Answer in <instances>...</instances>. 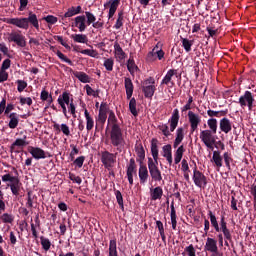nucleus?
<instances>
[{"label":"nucleus","mask_w":256,"mask_h":256,"mask_svg":"<svg viewBox=\"0 0 256 256\" xmlns=\"http://www.w3.org/2000/svg\"><path fill=\"white\" fill-rule=\"evenodd\" d=\"M151 155L153 158H148V171L152 181H163V175L159 169V147L157 139H152Z\"/></svg>","instance_id":"f257e3e1"},{"label":"nucleus","mask_w":256,"mask_h":256,"mask_svg":"<svg viewBox=\"0 0 256 256\" xmlns=\"http://www.w3.org/2000/svg\"><path fill=\"white\" fill-rule=\"evenodd\" d=\"M208 215L210 217V223L214 231H216V233H223L224 245L225 247H229V244L233 243V235L231 234V230H229V228L227 227V221H225V216H221L219 225V222L217 221V216H215L212 211H209Z\"/></svg>","instance_id":"f03ea898"},{"label":"nucleus","mask_w":256,"mask_h":256,"mask_svg":"<svg viewBox=\"0 0 256 256\" xmlns=\"http://www.w3.org/2000/svg\"><path fill=\"white\" fill-rule=\"evenodd\" d=\"M6 23L8 25H14V27H18V29H29V23L39 30V19H37V14L33 12H29L27 18H7Z\"/></svg>","instance_id":"7ed1b4c3"},{"label":"nucleus","mask_w":256,"mask_h":256,"mask_svg":"<svg viewBox=\"0 0 256 256\" xmlns=\"http://www.w3.org/2000/svg\"><path fill=\"white\" fill-rule=\"evenodd\" d=\"M109 139L112 147L116 148L117 153H123L125 151V135L123 134V129L121 126H114L110 128Z\"/></svg>","instance_id":"20e7f679"},{"label":"nucleus","mask_w":256,"mask_h":256,"mask_svg":"<svg viewBox=\"0 0 256 256\" xmlns=\"http://www.w3.org/2000/svg\"><path fill=\"white\" fill-rule=\"evenodd\" d=\"M179 119V109L176 108L173 110L172 115L168 120V123L170 124V130L167 124H161L158 126V129L162 132L164 137H169L171 133L177 129V126L179 125Z\"/></svg>","instance_id":"39448f33"},{"label":"nucleus","mask_w":256,"mask_h":256,"mask_svg":"<svg viewBox=\"0 0 256 256\" xmlns=\"http://www.w3.org/2000/svg\"><path fill=\"white\" fill-rule=\"evenodd\" d=\"M215 135H217V132H212L209 129L200 131L199 139L210 151H213L214 145L217 142V136Z\"/></svg>","instance_id":"423d86ee"},{"label":"nucleus","mask_w":256,"mask_h":256,"mask_svg":"<svg viewBox=\"0 0 256 256\" xmlns=\"http://www.w3.org/2000/svg\"><path fill=\"white\" fill-rule=\"evenodd\" d=\"M3 183H10L9 187L13 195H19V190L21 189V183L19 178L11 174H5L2 176Z\"/></svg>","instance_id":"0eeeda50"},{"label":"nucleus","mask_w":256,"mask_h":256,"mask_svg":"<svg viewBox=\"0 0 256 256\" xmlns=\"http://www.w3.org/2000/svg\"><path fill=\"white\" fill-rule=\"evenodd\" d=\"M8 43H15L18 47H27V40L21 31H12L7 36Z\"/></svg>","instance_id":"6e6552de"},{"label":"nucleus","mask_w":256,"mask_h":256,"mask_svg":"<svg viewBox=\"0 0 256 256\" xmlns=\"http://www.w3.org/2000/svg\"><path fill=\"white\" fill-rule=\"evenodd\" d=\"M192 180L198 189H205V187H207V176L197 168H194L193 170Z\"/></svg>","instance_id":"1a4fd4ad"},{"label":"nucleus","mask_w":256,"mask_h":256,"mask_svg":"<svg viewBox=\"0 0 256 256\" xmlns=\"http://www.w3.org/2000/svg\"><path fill=\"white\" fill-rule=\"evenodd\" d=\"M142 91L144 93V97L151 99V97L155 95V91H156L155 78L153 77L148 78L142 86Z\"/></svg>","instance_id":"9d476101"},{"label":"nucleus","mask_w":256,"mask_h":256,"mask_svg":"<svg viewBox=\"0 0 256 256\" xmlns=\"http://www.w3.org/2000/svg\"><path fill=\"white\" fill-rule=\"evenodd\" d=\"M187 117L190 124V131L191 133H195L199 129V125H201V115L193 111H188Z\"/></svg>","instance_id":"9b49d317"},{"label":"nucleus","mask_w":256,"mask_h":256,"mask_svg":"<svg viewBox=\"0 0 256 256\" xmlns=\"http://www.w3.org/2000/svg\"><path fill=\"white\" fill-rule=\"evenodd\" d=\"M58 105H60L64 117L68 118L67 116V106L71 104V94L69 92H63L57 99Z\"/></svg>","instance_id":"f8f14e48"},{"label":"nucleus","mask_w":256,"mask_h":256,"mask_svg":"<svg viewBox=\"0 0 256 256\" xmlns=\"http://www.w3.org/2000/svg\"><path fill=\"white\" fill-rule=\"evenodd\" d=\"M116 159H117V152L115 154L109 151L102 152L101 161L106 169L113 167V164L115 163Z\"/></svg>","instance_id":"ddd939ff"},{"label":"nucleus","mask_w":256,"mask_h":256,"mask_svg":"<svg viewBox=\"0 0 256 256\" xmlns=\"http://www.w3.org/2000/svg\"><path fill=\"white\" fill-rule=\"evenodd\" d=\"M253 101H255V99L253 98V94L249 91H246L244 95L239 98L240 107H242V109L248 107L249 111L253 109Z\"/></svg>","instance_id":"4468645a"},{"label":"nucleus","mask_w":256,"mask_h":256,"mask_svg":"<svg viewBox=\"0 0 256 256\" xmlns=\"http://www.w3.org/2000/svg\"><path fill=\"white\" fill-rule=\"evenodd\" d=\"M137 175V164L135 159L131 158L128 165L126 166V177L128 179L129 185H133V176Z\"/></svg>","instance_id":"2eb2a0df"},{"label":"nucleus","mask_w":256,"mask_h":256,"mask_svg":"<svg viewBox=\"0 0 256 256\" xmlns=\"http://www.w3.org/2000/svg\"><path fill=\"white\" fill-rule=\"evenodd\" d=\"M28 151L30 155H32L33 159H47V152H45V150L41 149L40 147L30 146Z\"/></svg>","instance_id":"dca6fc26"},{"label":"nucleus","mask_w":256,"mask_h":256,"mask_svg":"<svg viewBox=\"0 0 256 256\" xmlns=\"http://www.w3.org/2000/svg\"><path fill=\"white\" fill-rule=\"evenodd\" d=\"M73 27H76L80 31V33H83L85 29H87V18L85 15L77 16L74 19Z\"/></svg>","instance_id":"f3484780"},{"label":"nucleus","mask_w":256,"mask_h":256,"mask_svg":"<svg viewBox=\"0 0 256 256\" xmlns=\"http://www.w3.org/2000/svg\"><path fill=\"white\" fill-rule=\"evenodd\" d=\"M109 112V106L106 102H102L99 108L98 121L104 125L105 121H107V113Z\"/></svg>","instance_id":"a211bd4d"},{"label":"nucleus","mask_w":256,"mask_h":256,"mask_svg":"<svg viewBox=\"0 0 256 256\" xmlns=\"http://www.w3.org/2000/svg\"><path fill=\"white\" fill-rule=\"evenodd\" d=\"M183 139H185V128L183 127H178L176 129V134H175V140L173 142V148L177 149L181 143H183Z\"/></svg>","instance_id":"6ab92c4d"},{"label":"nucleus","mask_w":256,"mask_h":256,"mask_svg":"<svg viewBox=\"0 0 256 256\" xmlns=\"http://www.w3.org/2000/svg\"><path fill=\"white\" fill-rule=\"evenodd\" d=\"M218 250L219 246H217V240L215 238L208 237L204 245V251H207L208 253H213Z\"/></svg>","instance_id":"aec40b11"},{"label":"nucleus","mask_w":256,"mask_h":256,"mask_svg":"<svg viewBox=\"0 0 256 256\" xmlns=\"http://www.w3.org/2000/svg\"><path fill=\"white\" fill-rule=\"evenodd\" d=\"M162 157L166 159L170 167L173 165V152L171 144H167L162 147Z\"/></svg>","instance_id":"412c9836"},{"label":"nucleus","mask_w":256,"mask_h":256,"mask_svg":"<svg viewBox=\"0 0 256 256\" xmlns=\"http://www.w3.org/2000/svg\"><path fill=\"white\" fill-rule=\"evenodd\" d=\"M138 177L140 179L141 185H145V183L149 179V170L147 169V166L143 163L139 166Z\"/></svg>","instance_id":"4be33fe9"},{"label":"nucleus","mask_w":256,"mask_h":256,"mask_svg":"<svg viewBox=\"0 0 256 256\" xmlns=\"http://www.w3.org/2000/svg\"><path fill=\"white\" fill-rule=\"evenodd\" d=\"M220 131H222V133H225L227 135V133H231V130L233 129L232 124H231V120H229V118H222L220 120Z\"/></svg>","instance_id":"5701e85b"},{"label":"nucleus","mask_w":256,"mask_h":256,"mask_svg":"<svg viewBox=\"0 0 256 256\" xmlns=\"http://www.w3.org/2000/svg\"><path fill=\"white\" fill-rule=\"evenodd\" d=\"M114 56L118 61H123L125 57H127V54H125L119 42L114 43Z\"/></svg>","instance_id":"b1692460"},{"label":"nucleus","mask_w":256,"mask_h":256,"mask_svg":"<svg viewBox=\"0 0 256 256\" xmlns=\"http://www.w3.org/2000/svg\"><path fill=\"white\" fill-rule=\"evenodd\" d=\"M150 197L152 201H157L163 197V188L157 186L150 189Z\"/></svg>","instance_id":"393cba45"},{"label":"nucleus","mask_w":256,"mask_h":256,"mask_svg":"<svg viewBox=\"0 0 256 256\" xmlns=\"http://www.w3.org/2000/svg\"><path fill=\"white\" fill-rule=\"evenodd\" d=\"M170 219L173 231H177V211L175 210V202H171L170 205Z\"/></svg>","instance_id":"a878e982"},{"label":"nucleus","mask_w":256,"mask_h":256,"mask_svg":"<svg viewBox=\"0 0 256 256\" xmlns=\"http://www.w3.org/2000/svg\"><path fill=\"white\" fill-rule=\"evenodd\" d=\"M135 152L138 157L137 162L143 164V161H145V148H143V144H136Z\"/></svg>","instance_id":"bb28decb"},{"label":"nucleus","mask_w":256,"mask_h":256,"mask_svg":"<svg viewBox=\"0 0 256 256\" xmlns=\"http://www.w3.org/2000/svg\"><path fill=\"white\" fill-rule=\"evenodd\" d=\"M84 117L86 119V130L92 131V129L95 127V120L93 119V116L89 113V110H84Z\"/></svg>","instance_id":"cd10ccee"},{"label":"nucleus","mask_w":256,"mask_h":256,"mask_svg":"<svg viewBox=\"0 0 256 256\" xmlns=\"http://www.w3.org/2000/svg\"><path fill=\"white\" fill-rule=\"evenodd\" d=\"M8 119H10L8 126L10 129H17L19 125V114L12 112L8 114Z\"/></svg>","instance_id":"c85d7f7f"},{"label":"nucleus","mask_w":256,"mask_h":256,"mask_svg":"<svg viewBox=\"0 0 256 256\" xmlns=\"http://www.w3.org/2000/svg\"><path fill=\"white\" fill-rule=\"evenodd\" d=\"M119 3H120L119 0H110L109 2L104 4V7H107V5H110V9H109V13H108L109 19H111V17H113V15H115L117 8L119 7Z\"/></svg>","instance_id":"c756f323"},{"label":"nucleus","mask_w":256,"mask_h":256,"mask_svg":"<svg viewBox=\"0 0 256 256\" xmlns=\"http://www.w3.org/2000/svg\"><path fill=\"white\" fill-rule=\"evenodd\" d=\"M163 57H165L163 49L156 50L155 52H149L147 55L148 61H155V59H159V61H161Z\"/></svg>","instance_id":"7c9ffc66"},{"label":"nucleus","mask_w":256,"mask_h":256,"mask_svg":"<svg viewBox=\"0 0 256 256\" xmlns=\"http://www.w3.org/2000/svg\"><path fill=\"white\" fill-rule=\"evenodd\" d=\"M124 85L126 89V97L127 99H131L133 97V81H131V78H124Z\"/></svg>","instance_id":"2f4dec72"},{"label":"nucleus","mask_w":256,"mask_h":256,"mask_svg":"<svg viewBox=\"0 0 256 256\" xmlns=\"http://www.w3.org/2000/svg\"><path fill=\"white\" fill-rule=\"evenodd\" d=\"M27 140V136H24V138H18L16 139L11 147H10V151H15L17 153V150H15L16 147H25V145H29V142L26 141Z\"/></svg>","instance_id":"473e14b6"},{"label":"nucleus","mask_w":256,"mask_h":256,"mask_svg":"<svg viewBox=\"0 0 256 256\" xmlns=\"http://www.w3.org/2000/svg\"><path fill=\"white\" fill-rule=\"evenodd\" d=\"M174 75H177V70H175V69L168 70L166 75L162 79L161 84L162 85H169V83H171V85H173V82H171V79H173Z\"/></svg>","instance_id":"72a5a7b5"},{"label":"nucleus","mask_w":256,"mask_h":256,"mask_svg":"<svg viewBox=\"0 0 256 256\" xmlns=\"http://www.w3.org/2000/svg\"><path fill=\"white\" fill-rule=\"evenodd\" d=\"M185 153V147L183 145L179 146L174 153V163L175 165H179L181 163V159H183V154Z\"/></svg>","instance_id":"f704fd0d"},{"label":"nucleus","mask_w":256,"mask_h":256,"mask_svg":"<svg viewBox=\"0 0 256 256\" xmlns=\"http://www.w3.org/2000/svg\"><path fill=\"white\" fill-rule=\"evenodd\" d=\"M74 77L79 80L81 83H91V77L85 72L76 71L73 73Z\"/></svg>","instance_id":"c9c22d12"},{"label":"nucleus","mask_w":256,"mask_h":256,"mask_svg":"<svg viewBox=\"0 0 256 256\" xmlns=\"http://www.w3.org/2000/svg\"><path fill=\"white\" fill-rule=\"evenodd\" d=\"M127 69L130 75L134 76L137 71H139V67L135 64V60L133 58H129L127 61Z\"/></svg>","instance_id":"e433bc0d"},{"label":"nucleus","mask_w":256,"mask_h":256,"mask_svg":"<svg viewBox=\"0 0 256 256\" xmlns=\"http://www.w3.org/2000/svg\"><path fill=\"white\" fill-rule=\"evenodd\" d=\"M108 123L110 124V129H113L114 127H121V125H119L118 123L117 116H115V112H113V110L109 111Z\"/></svg>","instance_id":"4c0bfd02"},{"label":"nucleus","mask_w":256,"mask_h":256,"mask_svg":"<svg viewBox=\"0 0 256 256\" xmlns=\"http://www.w3.org/2000/svg\"><path fill=\"white\" fill-rule=\"evenodd\" d=\"M207 115L208 117H210V119H213V117L221 118L227 115V110L215 111V110L208 109Z\"/></svg>","instance_id":"58836bf2"},{"label":"nucleus","mask_w":256,"mask_h":256,"mask_svg":"<svg viewBox=\"0 0 256 256\" xmlns=\"http://www.w3.org/2000/svg\"><path fill=\"white\" fill-rule=\"evenodd\" d=\"M54 129L56 131H61L66 137H69V135H71V130L69 129L67 124H54Z\"/></svg>","instance_id":"ea45409f"},{"label":"nucleus","mask_w":256,"mask_h":256,"mask_svg":"<svg viewBox=\"0 0 256 256\" xmlns=\"http://www.w3.org/2000/svg\"><path fill=\"white\" fill-rule=\"evenodd\" d=\"M70 38L73 39L74 43H87L89 39L87 38V35L85 34H72Z\"/></svg>","instance_id":"a19ab883"},{"label":"nucleus","mask_w":256,"mask_h":256,"mask_svg":"<svg viewBox=\"0 0 256 256\" xmlns=\"http://www.w3.org/2000/svg\"><path fill=\"white\" fill-rule=\"evenodd\" d=\"M212 161L215 163L216 167H223V158L221 157V154L218 151L213 152Z\"/></svg>","instance_id":"79ce46f5"},{"label":"nucleus","mask_w":256,"mask_h":256,"mask_svg":"<svg viewBox=\"0 0 256 256\" xmlns=\"http://www.w3.org/2000/svg\"><path fill=\"white\" fill-rule=\"evenodd\" d=\"M109 256H119L117 252V240L112 239L109 242Z\"/></svg>","instance_id":"37998d69"},{"label":"nucleus","mask_w":256,"mask_h":256,"mask_svg":"<svg viewBox=\"0 0 256 256\" xmlns=\"http://www.w3.org/2000/svg\"><path fill=\"white\" fill-rule=\"evenodd\" d=\"M40 99L41 101H47L48 105H51L53 103V96L49 94V92L45 89L41 91Z\"/></svg>","instance_id":"c03bdc74"},{"label":"nucleus","mask_w":256,"mask_h":256,"mask_svg":"<svg viewBox=\"0 0 256 256\" xmlns=\"http://www.w3.org/2000/svg\"><path fill=\"white\" fill-rule=\"evenodd\" d=\"M129 111L134 117H137V115H139V112H137V100L135 98H130Z\"/></svg>","instance_id":"a18cd8bd"},{"label":"nucleus","mask_w":256,"mask_h":256,"mask_svg":"<svg viewBox=\"0 0 256 256\" xmlns=\"http://www.w3.org/2000/svg\"><path fill=\"white\" fill-rule=\"evenodd\" d=\"M81 13V6L71 7L68 9V11L64 14L65 18L73 17L75 15H79Z\"/></svg>","instance_id":"49530a36"},{"label":"nucleus","mask_w":256,"mask_h":256,"mask_svg":"<svg viewBox=\"0 0 256 256\" xmlns=\"http://www.w3.org/2000/svg\"><path fill=\"white\" fill-rule=\"evenodd\" d=\"M115 65V60L113 58H105L103 67H105L106 71H113V67Z\"/></svg>","instance_id":"de8ad7c7"},{"label":"nucleus","mask_w":256,"mask_h":256,"mask_svg":"<svg viewBox=\"0 0 256 256\" xmlns=\"http://www.w3.org/2000/svg\"><path fill=\"white\" fill-rule=\"evenodd\" d=\"M208 131H212L213 133H217V119L209 118L207 120Z\"/></svg>","instance_id":"09e8293b"},{"label":"nucleus","mask_w":256,"mask_h":256,"mask_svg":"<svg viewBox=\"0 0 256 256\" xmlns=\"http://www.w3.org/2000/svg\"><path fill=\"white\" fill-rule=\"evenodd\" d=\"M182 41V47L186 51V53H189L191 51V47H193V40H189L187 38H181Z\"/></svg>","instance_id":"8fccbe9b"},{"label":"nucleus","mask_w":256,"mask_h":256,"mask_svg":"<svg viewBox=\"0 0 256 256\" xmlns=\"http://www.w3.org/2000/svg\"><path fill=\"white\" fill-rule=\"evenodd\" d=\"M84 89L86 90V95H88V97H99V90H94L90 85H85Z\"/></svg>","instance_id":"3c124183"},{"label":"nucleus","mask_w":256,"mask_h":256,"mask_svg":"<svg viewBox=\"0 0 256 256\" xmlns=\"http://www.w3.org/2000/svg\"><path fill=\"white\" fill-rule=\"evenodd\" d=\"M40 243L42 245V249L44 251H49V249H51V240H49L48 238H45L44 236L40 237Z\"/></svg>","instance_id":"603ef678"},{"label":"nucleus","mask_w":256,"mask_h":256,"mask_svg":"<svg viewBox=\"0 0 256 256\" xmlns=\"http://www.w3.org/2000/svg\"><path fill=\"white\" fill-rule=\"evenodd\" d=\"M156 227L159 231V234L161 236L162 241H165L166 236H165V228L163 226V222H161V220H157L156 221Z\"/></svg>","instance_id":"864d4df0"},{"label":"nucleus","mask_w":256,"mask_h":256,"mask_svg":"<svg viewBox=\"0 0 256 256\" xmlns=\"http://www.w3.org/2000/svg\"><path fill=\"white\" fill-rule=\"evenodd\" d=\"M0 219L4 223H9V224H11V223H13V221H15V217L13 216V214H9V213L2 214Z\"/></svg>","instance_id":"5fc2aeb1"},{"label":"nucleus","mask_w":256,"mask_h":256,"mask_svg":"<svg viewBox=\"0 0 256 256\" xmlns=\"http://www.w3.org/2000/svg\"><path fill=\"white\" fill-rule=\"evenodd\" d=\"M223 159L227 169L231 170V163H233V158H231V154H229V152H225L223 154Z\"/></svg>","instance_id":"6e6d98bb"},{"label":"nucleus","mask_w":256,"mask_h":256,"mask_svg":"<svg viewBox=\"0 0 256 256\" xmlns=\"http://www.w3.org/2000/svg\"><path fill=\"white\" fill-rule=\"evenodd\" d=\"M80 53L82 55H87L88 57H97L99 55V52H97V50L94 49H84L81 50Z\"/></svg>","instance_id":"4d7b16f0"},{"label":"nucleus","mask_w":256,"mask_h":256,"mask_svg":"<svg viewBox=\"0 0 256 256\" xmlns=\"http://www.w3.org/2000/svg\"><path fill=\"white\" fill-rule=\"evenodd\" d=\"M55 54L57 55V57L59 59H61L64 63H68V65H73V61H71V59H69L67 56H65V54H63L61 51L57 50L55 52Z\"/></svg>","instance_id":"13d9d810"},{"label":"nucleus","mask_w":256,"mask_h":256,"mask_svg":"<svg viewBox=\"0 0 256 256\" xmlns=\"http://www.w3.org/2000/svg\"><path fill=\"white\" fill-rule=\"evenodd\" d=\"M86 15V24L87 25H93V23H95V21H97V17H95V15L91 12H85Z\"/></svg>","instance_id":"bf43d9fd"},{"label":"nucleus","mask_w":256,"mask_h":256,"mask_svg":"<svg viewBox=\"0 0 256 256\" xmlns=\"http://www.w3.org/2000/svg\"><path fill=\"white\" fill-rule=\"evenodd\" d=\"M43 20L46 21V23H48V25H55V23H57V21H59V19L53 15L45 16L43 18Z\"/></svg>","instance_id":"052dcab7"},{"label":"nucleus","mask_w":256,"mask_h":256,"mask_svg":"<svg viewBox=\"0 0 256 256\" xmlns=\"http://www.w3.org/2000/svg\"><path fill=\"white\" fill-rule=\"evenodd\" d=\"M17 91L19 93H23V91H25V89H27V83L24 80H17Z\"/></svg>","instance_id":"680f3d73"},{"label":"nucleus","mask_w":256,"mask_h":256,"mask_svg":"<svg viewBox=\"0 0 256 256\" xmlns=\"http://www.w3.org/2000/svg\"><path fill=\"white\" fill-rule=\"evenodd\" d=\"M115 29H120L123 27V12L118 13V19L114 25Z\"/></svg>","instance_id":"e2e57ef3"},{"label":"nucleus","mask_w":256,"mask_h":256,"mask_svg":"<svg viewBox=\"0 0 256 256\" xmlns=\"http://www.w3.org/2000/svg\"><path fill=\"white\" fill-rule=\"evenodd\" d=\"M115 195H116V200H117V203H118L119 207H121V209H124L123 194H121V191L117 190L115 192Z\"/></svg>","instance_id":"0e129e2a"},{"label":"nucleus","mask_w":256,"mask_h":256,"mask_svg":"<svg viewBox=\"0 0 256 256\" xmlns=\"http://www.w3.org/2000/svg\"><path fill=\"white\" fill-rule=\"evenodd\" d=\"M68 111H70L72 116L77 117V108L75 107V103H73V98H71V102L68 105Z\"/></svg>","instance_id":"69168bd1"},{"label":"nucleus","mask_w":256,"mask_h":256,"mask_svg":"<svg viewBox=\"0 0 256 256\" xmlns=\"http://www.w3.org/2000/svg\"><path fill=\"white\" fill-rule=\"evenodd\" d=\"M185 253H187V255L189 256H197L196 250H195V246H193V244H190L188 247L185 248Z\"/></svg>","instance_id":"338daca9"},{"label":"nucleus","mask_w":256,"mask_h":256,"mask_svg":"<svg viewBox=\"0 0 256 256\" xmlns=\"http://www.w3.org/2000/svg\"><path fill=\"white\" fill-rule=\"evenodd\" d=\"M251 195L253 196V209L256 211V185L251 187Z\"/></svg>","instance_id":"774afa93"}]
</instances>
